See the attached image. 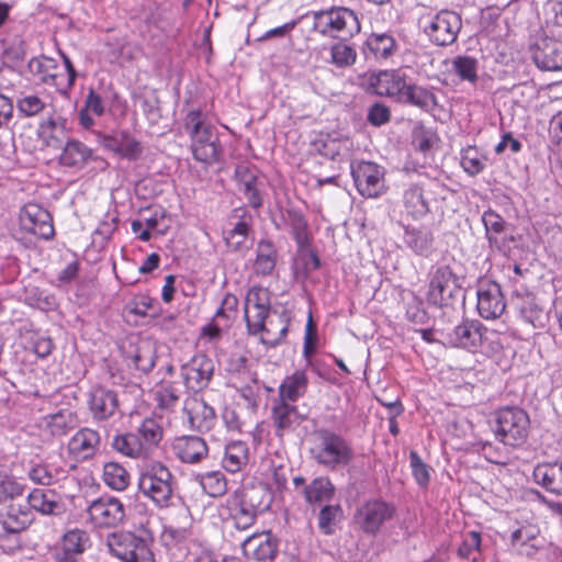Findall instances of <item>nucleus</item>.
<instances>
[{
    "instance_id": "nucleus-1",
    "label": "nucleus",
    "mask_w": 562,
    "mask_h": 562,
    "mask_svg": "<svg viewBox=\"0 0 562 562\" xmlns=\"http://www.w3.org/2000/svg\"><path fill=\"white\" fill-rule=\"evenodd\" d=\"M270 494L263 486L243 487L225 499L220 515L236 529L246 530L255 524L259 514L270 507Z\"/></svg>"
},
{
    "instance_id": "nucleus-2",
    "label": "nucleus",
    "mask_w": 562,
    "mask_h": 562,
    "mask_svg": "<svg viewBox=\"0 0 562 562\" xmlns=\"http://www.w3.org/2000/svg\"><path fill=\"white\" fill-rule=\"evenodd\" d=\"M447 344L470 352L494 358L502 351L499 333L488 329L477 319H464L446 334Z\"/></svg>"
},
{
    "instance_id": "nucleus-3",
    "label": "nucleus",
    "mask_w": 562,
    "mask_h": 562,
    "mask_svg": "<svg viewBox=\"0 0 562 562\" xmlns=\"http://www.w3.org/2000/svg\"><path fill=\"white\" fill-rule=\"evenodd\" d=\"M308 16L313 20L312 30L325 38L346 42L361 30L357 13L346 7L313 11Z\"/></svg>"
},
{
    "instance_id": "nucleus-4",
    "label": "nucleus",
    "mask_w": 562,
    "mask_h": 562,
    "mask_svg": "<svg viewBox=\"0 0 562 562\" xmlns=\"http://www.w3.org/2000/svg\"><path fill=\"white\" fill-rule=\"evenodd\" d=\"M418 27L430 44L446 47L454 44L462 30L461 14L453 10L425 11L417 20Z\"/></svg>"
},
{
    "instance_id": "nucleus-5",
    "label": "nucleus",
    "mask_w": 562,
    "mask_h": 562,
    "mask_svg": "<svg viewBox=\"0 0 562 562\" xmlns=\"http://www.w3.org/2000/svg\"><path fill=\"white\" fill-rule=\"evenodd\" d=\"M139 494L157 508L172 505L175 477L170 470L160 462L146 465L138 477Z\"/></svg>"
},
{
    "instance_id": "nucleus-6",
    "label": "nucleus",
    "mask_w": 562,
    "mask_h": 562,
    "mask_svg": "<svg viewBox=\"0 0 562 562\" xmlns=\"http://www.w3.org/2000/svg\"><path fill=\"white\" fill-rule=\"evenodd\" d=\"M311 456L319 465L335 471L352 461L353 450L342 436L327 429H319L315 432Z\"/></svg>"
},
{
    "instance_id": "nucleus-7",
    "label": "nucleus",
    "mask_w": 562,
    "mask_h": 562,
    "mask_svg": "<svg viewBox=\"0 0 562 562\" xmlns=\"http://www.w3.org/2000/svg\"><path fill=\"white\" fill-rule=\"evenodd\" d=\"M529 417L518 407H505L496 413L493 431L496 438L506 446L516 447L528 437Z\"/></svg>"
},
{
    "instance_id": "nucleus-8",
    "label": "nucleus",
    "mask_w": 562,
    "mask_h": 562,
    "mask_svg": "<svg viewBox=\"0 0 562 562\" xmlns=\"http://www.w3.org/2000/svg\"><path fill=\"white\" fill-rule=\"evenodd\" d=\"M108 546L111 553L123 562H156L149 537L134 532L113 533Z\"/></svg>"
},
{
    "instance_id": "nucleus-9",
    "label": "nucleus",
    "mask_w": 562,
    "mask_h": 562,
    "mask_svg": "<svg viewBox=\"0 0 562 562\" xmlns=\"http://www.w3.org/2000/svg\"><path fill=\"white\" fill-rule=\"evenodd\" d=\"M462 277L450 266L442 265L431 272L428 289V301L437 306H449L461 295Z\"/></svg>"
},
{
    "instance_id": "nucleus-10",
    "label": "nucleus",
    "mask_w": 562,
    "mask_h": 562,
    "mask_svg": "<svg viewBox=\"0 0 562 562\" xmlns=\"http://www.w3.org/2000/svg\"><path fill=\"white\" fill-rule=\"evenodd\" d=\"M90 522L98 528H115L126 517L124 503L114 496L103 495L93 499L87 507Z\"/></svg>"
},
{
    "instance_id": "nucleus-11",
    "label": "nucleus",
    "mask_w": 562,
    "mask_h": 562,
    "mask_svg": "<svg viewBox=\"0 0 562 562\" xmlns=\"http://www.w3.org/2000/svg\"><path fill=\"white\" fill-rule=\"evenodd\" d=\"M270 292L262 286H252L245 299V319L249 334L258 335L265 328V321L270 312Z\"/></svg>"
},
{
    "instance_id": "nucleus-12",
    "label": "nucleus",
    "mask_w": 562,
    "mask_h": 562,
    "mask_svg": "<svg viewBox=\"0 0 562 562\" xmlns=\"http://www.w3.org/2000/svg\"><path fill=\"white\" fill-rule=\"evenodd\" d=\"M98 142L121 159L136 161L143 156L142 143L127 130L113 131L110 134L98 133Z\"/></svg>"
},
{
    "instance_id": "nucleus-13",
    "label": "nucleus",
    "mask_w": 562,
    "mask_h": 562,
    "mask_svg": "<svg viewBox=\"0 0 562 562\" xmlns=\"http://www.w3.org/2000/svg\"><path fill=\"white\" fill-rule=\"evenodd\" d=\"M352 178L358 192L366 198H378L385 191L384 169L371 161L352 166Z\"/></svg>"
},
{
    "instance_id": "nucleus-14",
    "label": "nucleus",
    "mask_w": 562,
    "mask_h": 562,
    "mask_svg": "<svg viewBox=\"0 0 562 562\" xmlns=\"http://www.w3.org/2000/svg\"><path fill=\"white\" fill-rule=\"evenodd\" d=\"M395 513L394 507L379 499L366 502L356 513L355 520L360 529L368 535H376L383 524Z\"/></svg>"
},
{
    "instance_id": "nucleus-15",
    "label": "nucleus",
    "mask_w": 562,
    "mask_h": 562,
    "mask_svg": "<svg viewBox=\"0 0 562 562\" xmlns=\"http://www.w3.org/2000/svg\"><path fill=\"white\" fill-rule=\"evenodd\" d=\"M506 308L501 285L491 280H481L476 289V310L484 319H496Z\"/></svg>"
},
{
    "instance_id": "nucleus-16",
    "label": "nucleus",
    "mask_w": 562,
    "mask_h": 562,
    "mask_svg": "<svg viewBox=\"0 0 562 562\" xmlns=\"http://www.w3.org/2000/svg\"><path fill=\"white\" fill-rule=\"evenodd\" d=\"M19 221L23 231L38 238L48 240L55 234L50 214L36 203L25 204L20 211Z\"/></svg>"
},
{
    "instance_id": "nucleus-17",
    "label": "nucleus",
    "mask_w": 562,
    "mask_h": 562,
    "mask_svg": "<svg viewBox=\"0 0 562 562\" xmlns=\"http://www.w3.org/2000/svg\"><path fill=\"white\" fill-rule=\"evenodd\" d=\"M214 372V363L206 355L199 353L182 366V376L188 389L198 392L206 387Z\"/></svg>"
},
{
    "instance_id": "nucleus-18",
    "label": "nucleus",
    "mask_w": 562,
    "mask_h": 562,
    "mask_svg": "<svg viewBox=\"0 0 562 562\" xmlns=\"http://www.w3.org/2000/svg\"><path fill=\"white\" fill-rule=\"evenodd\" d=\"M101 436L98 430L83 427L79 429L68 441V453L76 461H86L93 458L100 450Z\"/></svg>"
},
{
    "instance_id": "nucleus-19",
    "label": "nucleus",
    "mask_w": 562,
    "mask_h": 562,
    "mask_svg": "<svg viewBox=\"0 0 562 562\" xmlns=\"http://www.w3.org/2000/svg\"><path fill=\"white\" fill-rule=\"evenodd\" d=\"M214 132V126L206 127V130L201 131V133L190 138L191 151L198 161L211 165L220 160L222 149L218 137Z\"/></svg>"
},
{
    "instance_id": "nucleus-20",
    "label": "nucleus",
    "mask_w": 562,
    "mask_h": 562,
    "mask_svg": "<svg viewBox=\"0 0 562 562\" xmlns=\"http://www.w3.org/2000/svg\"><path fill=\"white\" fill-rule=\"evenodd\" d=\"M88 406L95 422L108 420L119 409L117 394L110 389L95 386L90 391Z\"/></svg>"
},
{
    "instance_id": "nucleus-21",
    "label": "nucleus",
    "mask_w": 562,
    "mask_h": 562,
    "mask_svg": "<svg viewBox=\"0 0 562 562\" xmlns=\"http://www.w3.org/2000/svg\"><path fill=\"white\" fill-rule=\"evenodd\" d=\"M246 558L258 562H270L278 552V541L270 532L255 533L243 541Z\"/></svg>"
},
{
    "instance_id": "nucleus-22",
    "label": "nucleus",
    "mask_w": 562,
    "mask_h": 562,
    "mask_svg": "<svg viewBox=\"0 0 562 562\" xmlns=\"http://www.w3.org/2000/svg\"><path fill=\"white\" fill-rule=\"evenodd\" d=\"M515 307L521 322L535 329L544 328L549 322V312L544 304L532 294L518 297Z\"/></svg>"
},
{
    "instance_id": "nucleus-23",
    "label": "nucleus",
    "mask_w": 562,
    "mask_h": 562,
    "mask_svg": "<svg viewBox=\"0 0 562 562\" xmlns=\"http://www.w3.org/2000/svg\"><path fill=\"white\" fill-rule=\"evenodd\" d=\"M38 139L52 148H60L67 138V120L57 113H49L37 126Z\"/></svg>"
},
{
    "instance_id": "nucleus-24",
    "label": "nucleus",
    "mask_w": 562,
    "mask_h": 562,
    "mask_svg": "<svg viewBox=\"0 0 562 562\" xmlns=\"http://www.w3.org/2000/svg\"><path fill=\"white\" fill-rule=\"evenodd\" d=\"M369 89L375 94L395 98L397 101L405 89V78L396 70H383L369 77Z\"/></svg>"
},
{
    "instance_id": "nucleus-25",
    "label": "nucleus",
    "mask_w": 562,
    "mask_h": 562,
    "mask_svg": "<svg viewBox=\"0 0 562 562\" xmlns=\"http://www.w3.org/2000/svg\"><path fill=\"white\" fill-rule=\"evenodd\" d=\"M183 411L192 428L199 431H209L215 423V411L199 396L186 400Z\"/></svg>"
},
{
    "instance_id": "nucleus-26",
    "label": "nucleus",
    "mask_w": 562,
    "mask_h": 562,
    "mask_svg": "<svg viewBox=\"0 0 562 562\" xmlns=\"http://www.w3.org/2000/svg\"><path fill=\"white\" fill-rule=\"evenodd\" d=\"M90 547L91 540L87 531L78 528L68 530L63 537L57 559L59 562H78V558Z\"/></svg>"
},
{
    "instance_id": "nucleus-27",
    "label": "nucleus",
    "mask_w": 562,
    "mask_h": 562,
    "mask_svg": "<svg viewBox=\"0 0 562 562\" xmlns=\"http://www.w3.org/2000/svg\"><path fill=\"white\" fill-rule=\"evenodd\" d=\"M532 58L542 70H561L562 44L553 38H543L536 44Z\"/></svg>"
},
{
    "instance_id": "nucleus-28",
    "label": "nucleus",
    "mask_w": 562,
    "mask_h": 562,
    "mask_svg": "<svg viewBox=\"0 0 562 562\" xmlns=\"http://www.w3.org/2000/svg\"><path fill=\"white\" fill-rule=\"evenodd\" d=\"M172 450L178 459L184 463H199L209 454L204 439L198 436H182L176 438Z\"/></svg>"
},
{
    "instance_id": "nucleus-29",
    "label": "nucleus",
    "mask_w": 562,
    "mask_h": 562,
    "mask_svg": "<svg viewBox=\"0 0 562 562\" xmlns=\"http://www.w3.org/2000/svg\"><path fill=\"white\" fill-rule=\"evenodd\" d=\"M366 54L375 60H387L397 53L400 45L392 32H373L364 43Z\"/></svg>"
},
{
    "instance_id": "nucleus-30",
    "label": "nucleus",
    "mask_w": 562,
    "mask_h": 562,
    "mask_svg": "<svg viewBox=\"0 0 562 562\" xmlns=\"http://www.w3.org/2000/svg\"><path fill=\"white\" fill-rule=\"evenodd\" d=\"M33 520V510L25 504L12 503L0 514V522L10 533H19L27 529Z\"/></svg>"
},
{
    "instance_id": "nucleus-31",
    "label": "nucleus",
    "mask_w": 562,
    "mask_h": 562,
    "mask_svg": "<svg viewBox=\"0 0 562 562\" xmlns=\"http://www.w3.org/2000/svg\"><path fill=\"white\" fill-rule=\"evenodd\" d=\"M271 417L277 428L278 436H282L284 431L293 429L301 420V416L294 403L282 398L273 400Z\"/></svg>"
},
{
    "instance_id": "nucleus-32",
    "label": "nucleus",
    "mask_w": 562,
    "mask_h": 562,
    "mask_svg": "<svg viewBox=\"0 0 562 562\" xmlns=\"http://www.w3.org/2000/svg\"><path fill=\"white\" fill-rule=\"evenodd\" d=\"M402 203L403 212L412 220H420L430 211L429 202L424 194V189L417 183H412L404 189Z\"/></svg>"
},
{
    "instance_id": "nucleus-33",
    "label": "nucleus",
    "mask_w": 562,
    "mask_h": 562,
    "mask_svg": "<svg viewBox=\"0 0 562 562\" xmlns=\"http://www.w3.org/2000/svg\"><path fill=\"white\" fill-rule=\"evenodd\" d=\"M532 475L546 491L562 496V462L538 464Z\"/></svg>"
},
{
    "instance_id": "nucleus-34",
    "label": "nucleus",
    "mask_w": 562,
    "mask_h": 562,
    "mask_svg": "<svg viewBox=\"0 0 562 562\" xmlns=\"http://www.w3.org/2000/svg\"><path fill=\"white\" fill-rule=\"evenodd\" d=\"M235 178L249 205L258 209L262 205V198L258 189L256 172L246 165H238L235 169Z\"/></svg>"
},
{
    "instance_id": "nucleus-35",
    "label": "nucleus",
    "mask_w": 562,
    "mask_h": 562,
    "mask_svg": "<svg viewBox=\"0 0 562 562\" xmlns=\"http://www.w3.org/2000/svg\"><path fill=\"white\" fill-rule=\"evenodd\" d=\"M282 222L296 241L299 249L303 250L310 243V231L305 216L295 209H286L282 213Z\"/></svg>"
},
{
    "instance_id": "nucleus-36",
    "label": "nucleus",
    "mask_w": 562,
    "mask_h": 562,
    "mask_svg": "<svg viewBox=\"0 0 562 562\" xmlns=\"http://www.w3.org/2000/svg\"><path fill=\"white\" fill-rule=\"evenodd\" d=\"M78 424L77 415L68 409H60L55 414L43 417L41 427L54 437L65 436Z\"/></svg>"
},
{
    "instance_id": "nucleus-37",
    "label": "nucleus",
    "mask_w": 562,
    "mask_h": 562,
    "mask_svg": "<svg viewBox=\"0 0 562 562\" xmlns=\"http://www.w3.org/2000/svg\"><path fill=\"white\" fill-rule=\"evenodd\" d=\"M112 448L131 459H146L150 457L136 431L114 436Z\"/></svg>"
},
{
    "instance_id": "nucleus-38",
    "label": "nucleus",
    "mask_w": 562,
    "mask_h": 562,
    "mask_svg": "<svg viewBox=\"0 0 562 562\" xmlns=\"http://www.w3.org/2000/svg\"><path fill=\"white\" fill-rule=\"evenodd\" d=\"M307 386L308 378L306 372L304 370H295L291 375L285 376L280 384L278 398L295 403L305 394Z\"/></svg>"
},
{
    "instance_id": "nucleus-39",
    "label": "nucleus",
    "mask_w": 562,
    "mask_h": 562,
    "mask_svg": "<svg viewBox=\"0 0 562 562\" xmlns=\"http://www.w3.org/2000/svg\"><path fill=\"white\" fill-rule=\"evenodd\" d=\"M92 156V149L79 140H69L66 143L59 156V162L63 166L80 169Z\"/></svg>"
},
{
    "instance_id": "nucleus-40",
    "label": "nucleus",
    "mask_w": 562,
    "mask_h": 562,
    "mask_svg": "<svg viewBox=\"0 0 562 562\" xmlns=\"http://www.w3.org/2000/svg\"><path fill=\"white\" fill-rule=\"evenodd\" d=\"M278 251L272 241L260 240L256 248L254 271L258 276H270L274 271Z\"/></svg>"
},
{
    "instance_id": "nucleus-41",
    "label": "nucleus",
    "mask_w": 562,
    "mask_h": 562,
    "mask_svg": "<svg viewBox=\"0 0 562 562\" xmlns=\"http://www.w3.org/2000/svg\"><path fill=\"white\" fill-rule=\"evenodd\" d=\"M398 101L415 105L425 111H431L437 105L434 92L418 85L406 83Z\"/></svg>"
},
{
    "instance_id": "nucleus-42",
    "label": "nucleus",
    "mask_w": 562,
    "mask_h": 562,
    "mask_svg": "<svg viewBox=\"0 0 562 562\" xmlns=\"http://www.w3.org/2000/svg\"><path fill=\"white\" fill-rule=\"evenodd\" d=\"M142 443L146 448L149 456L158 448L164 437V428L161 423L154 418L147 417L135 430Z\"/></svg>"
},
{
    "instance_id": "nucleus-43",
    "label": "nucleus",
    "mask_w": 562,
    "mask_h": 562,
    "mask_svg": "<svg viewBox=\"0 0 562 562\" xmlns=\"http://www.w3.org/2000/svg\"><path fill=\"white\" fill-rule=\"evenodd\" d=\"M248 446L246 442L237 440L226 445L224 457L222 459L223 468L231 473H236L248 462Z\"/></svg>"
},
{
    "instance_id": "nucleus-44",
    "label": "nucleus",
    "mask_w": 562,
    "mask_h": 562,
    "mask_svg": "<svg viewBox=\"0 0 562 562\" xmlns=\"http://www.w3.org/2000/svg\"><path fill=\"white\" fill-rule=\"evenodd\" d=\"M303 493L308 504L328 503L335 495V486L327 476H318L304 487Z\"/></svg>"
},
{
    "instance_id": "nucleus-45",
    "label": "nucleus",
    "mask_w": 562,
    "mask_h": 562,
    "mask_svg": "<svg viewBox=\"0 0 562 562\" xmlns=\"http://www.w3.org/2000/svg\"><path fill=\"white\" fill-rule=\"evenodd\" d=\"M404 243L415 254L428 257L432 250V236L425 229L405 227Z\"/></svg>"
},
{
    "instance_id": "nucleus-46",
    "label": "nucleus",
    "mask_w": 562,
    "mask_h": 562,
    "mask_svg": "<svg viewBox=\"0 0 562 562\" xmlns=\"http://www.w3.org/2000/svg\"><path fill=\"white\" fill-rule=\"evenodd\" d=\"M130 473L117 462H106L103 465L102 480L111 490L122 492L130 485Z\"/></svg>"
},
{
    "instance_id": "nucleus-47",
    "label": "nucleus",
    "mask_w": 562,
    "mask_h": 562,
    "mask_svg": "<svg viewBox=\"0 0 562 562\" xmlns=\"http://www.w3.org/2000/svg\"><path fill=\"white\" fill-rule=\"evenodd\" d=\"M479 61L475 57L460 55L451 61V72L461 81L475 85L477 81Z\"/></svg>"
},
{
    "instance_id": "nucleus-48",
    "label": "nucleus",
    "mask_w": 562,
    "mask_h": 562,
    "mask_svg": "<svg viewBox=\"0 0 562 562\" xmlns=\"http://www.w3.org/2000/svg\"><path fill=\"white\" fill-rule=\"evenodd\" d=\"M25 505L44 515L53 514L57 507L56 496L50 490L35 488L27 495Z\"/></svg>"
},
{
    "instance_id": "nucleus-49",
    "label": "nucleus",
    "mask_w": 562,
    "mask_h": 562,
    "mask_svg": "<svg viewBox=\"0 0 562 562\" xmlns=\"http://www.w3.org/2000/svg\"><path fill=\"white\" fill-rule=\"evenodd\" d=\"M63 60L66 71L64 75H48L42 77L41 81L45 85L54 86L59 92L65 93L72 88L77 74L67 55L63 54Z\"/></svg>"
},
{
    "instance_id": "nucleus-50",
    "label": "nucleus",
    "mask_w": 562,
    "mask_h": 562,
    "mask_svg": "<svg viewBox=\"0 0 562 562\" xmlns=\"http://www.w3.org/2000/svg\"><path fill=\"white\" fill-rule=\"evenodd\" d=\"M265 328L259 331L261 334L260 341L268 347L280 344L288 333V324L280 316L277 319H270L268 323L265 322Z\"/></svg>"
},
{
    "instance_id": "nucleus-51",
    "label": "nucleus",
    "mask_w": 562,
    "mask_h": 562,
    "mask_svg": "<svg viewBox=\"0 0 562 562\" xmlns=\"http://www.w3.org/2000/svg\"><path fill=\"white\" fill-rule=\"evenodd\" d=\"M46 108V100L35 93H22L16 100V109L22 117L40 115Z\"/></svg>"
},
{
    "instance_id": "nucleus-52",
    "label": "nucleus",
    "mask_w": 562,
    "mask_h": 562,
    "mask_svg": "<svg viewBox=\"0 0 562 562\" xmlns=\"http://www.w3.org/2000/svg\"><path fill=\"white\" fill-rule=\"evenodd\" d=\"M485 160L484 155L475 146H468L461 150V167L471 177L484 170Z\"/></svg>"
},
{
    "instance_id": "nucleus-53",
    "label": "nucleus",
    "mask_w": 562,
    "mask_h": 562,
    "mask_svg": "<svg viewBox=\"0 0 562 562\" xmlns=\"http://www.w3.org/2000/svg\"><path fill=\"white\" fill-rule=\"evenodd\" d=\"M250 231V223L243 217L236 222L233 228L224 233V239L232 250H239L245 246Z\"/></svg>"
},
{
    "instance_id": "nucleus-54",
    "label": "nucleus",
    "mask_w": 562,
    "mask_h": 562,
    "mask_svg": "<svg viewBox=\"0 0 562 562\" xmlns=\"http://www.w3.org/2000/svg\"><path fill=\"white\" fill-rule=\"evenodd\" d=\"M212 123L207 121L206 114L196 108L189 109L183 117V128L191 138L192 136L206 130V127H213Z\"/></svg>"
},
{
    "instance_id": "nucleus-55",
    "label": "nucleus",
    "mask_w": 562,
    "mask_h": 562,
    "mask_svg": "<svg viewBox=\"0 0 562 562\" xmlns=\"http://www.w3.org/2000/svg\"><path fill=\"white\" fill-rule=\"evenodd\" d=\"M200 484L203 491L212 497L222 496L227 490L226 477L221 471H212L201 475Z\"/></svg>"
},
{
    "instance_id": "nucleus-56",
    "label": "nucleus",
    "mask_w": 562,
    "mask_h": 562,
    "mask_svg": "<svg viewBox=\"0 0 562 562\" xmlns=\"http://www.w3.org/2000/svg\"><path fill=\"white\" fill-rule=\"evenodd\" d=\"M356 49L340 41L330 47V63L338 68L352 66L356 63Z\"/></svg>"
},
{
    "instance_id": "nucleus-57",
    "label": "nucleus",
    "mask_w": 562,
    "mask_h": 562,
    "mask_svg": "<svg viewBox=\"0 0 562 562\" xmlns=\"http://www.w3.org/2000/svg\"><path fill=\"white\" fill-rule=\"evenodd\" d=\"M482 222L485 228L486 238L490 244L497 243V236L505 231L504 218L493 210H487L482 214Z\"/></svg>"
},
{
    "instance_id": "nucleus-58",
    "label": "nucleus",
    "mask_w": 562,
    "mask_h": 562,
    "mask_svg": "<svg viewBox=\"0 0 562 562\" xmlns=\"http://www.w3.org/2000/svg\"><path fill=\"white\" fill-rule=\"evenodd\" d=\"M341 515L339 505H326L318 514V528L325 535H331Z\"/></svg>"
},
{
    "instance_id": "nucleus-59",
    "label": "nucleus",
    "mask_w": 562,
    "mask_h": 562,
    "mask_svg": "<svg viewBox=\"0 0 562 562\" xmlns=\"http://www.w3.org/2000/svg\"><path fill=\"white\" fill-rule=\"evenodd\" d=\"M412 474L419 487L425 488L430 482V468L422 460L416 451L409 452Z\"/></svg>"
},
{
    "instance_id": "nucleus-60",
    "label": "nucleus",
    "mask_w": 562,
    "mask_h": 562,
    "mask_svg": "<svg viewBox=\"0 0 562 562\" xmlns=\"http://www.w3.org/2000/svg\"><path fill=\"white\" fill-rule=\"evenodd\" d=\"M437 140V134L424 126L416 127L413 132V146L425 155L431 150Z\"/></svg>"
},
{
    "instance_id": "nucleus-61",
    "label": "nucleus",
    "mask_w": 562,
    "mask_h": 562,
    "mask_svg": "<svg viewBox=\"0 0 562 562\" xmlns=\"http://www.w3.org/2000/svg\"><path fill=\"white\" fill-rule=\"evenodd\" d=\"M481 533L479 531H469L463 536L461 546L458 549V555L463 559L476 560L472 557L473 553L479 552L481 549Z\"/></svg>"
},
{
    "instance_id": "nucleus-62",
    "label": "nucleus",
    "mask_w": 562,
    "mask_h": 562,
    "mask_svg": "<svg viewBox=\"0 0 562 562\" xmlns=\"http://www.w3.org/2000/svg\"><path fill=\"white\" fill-rule=\"evenodd\" d=\"M133 364L140 372H149L155 366V352L150 346L137 348L133 356Z\"/></svg>"
},
{
    "instance_id": "nucleus-63",
    "label": "nucleus",
    "mask_w": 562,
    "mask_h": 562,
    "mask_svg": "<svg viewBox=\"0 0 562 562\" xmlns=\"http://www.w3.org/2000/svg\"><path fill=\"white\" fill-rule=\"evenodd\" d=\"M159 407L171 408L179 400V390L171 383L162 384L156 392Z\"/></svg>"
},
{
    "instance_id": "nucleus-64",
    "label": "nucleus",
    "mask_w": 562,
    "mask_h": 562,
    "mask_svg": "<svg viewBox=\"0 0 562 562\" xmlns=\"http://www.w3.org/2000/svg\"><path fill=\"white\" fill-rule=\"evenodd\" d=\"M25 491L24 484L12 480L5 479L0 481V504L12 501L15 497L22 496Z\"/></svg>"
}]
</instances>
